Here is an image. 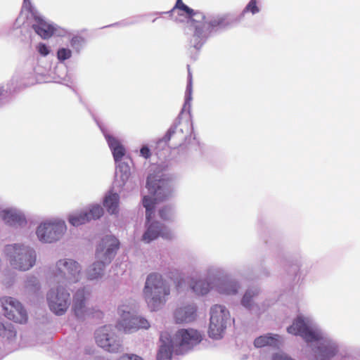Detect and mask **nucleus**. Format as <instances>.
<instances>
[{
  "label": "nucleus",
  "instance_id": "79ce46f5",
  "mask_svg": "<svg viewBox=\"0 0 360 360\" xmlns=\"http://www.w3.org/2000/svg\"><path fill=\"white\" fill-rule=\"evenodd\" d=\"M82 41V39L78 37H74L71 39V45L73 46L76 44L80 43Z\"/></svg>",
  "mask_w": 360,
  "mask_h": 360
},
{
  "label": "nucleus",
  "instance_id": "c756f323",
  "mask_svg": "<svg viewBox=\"0 0 360 360\" xmlns=\"http://www.w3.org/2000/svg\"><path fill=\"white\" fill-rule=\"evenodd\" d=\"M238 285L236 282L229 281L222 283L219 292L226 295H235L238 292Z\"/></svg>",
  "mask_w": 360,
  "mask_h": 360
},
{
  "label": "nucleus",
  "instance_id": "2eb2a0df",
  "mask_svg": "<svg viewBox=\"0 0 360 360\" xmlns=\"http://www.w3.org/2000/svg\"><path fill=\"white\" fill-rule=\"evenodd\" d=\"M89 292L84 288L79 289L73 295L72 310L74 314L79 318L89 316L93 314L91 310L86 307V301Z\"/></svg>",
  "mask_w": 360,
  "mask_h": 360
},
{
  "label": "nucleus",
  "instance_id": "9d476101",
  "mask_svg": "<svg viewBox=\"0 0 360 360\" xmlns=\"http://www.w3.org/2000/svg\"><path fill=\"white\" fill-rule=\"evenodd\" d=\"M0 301L6 318L21 324L27 323V312L19 301L11 297H2Z\"/></svg>",
  "mask_w": 360,
  "mask_h": 360
},
{
  "label": "nucleus",
  "instance_id": "f704fd0d",
  "mask_svg": "<svg viewBox=\"0 0 360 360\" xmlns=\"http://www.w3.org/2000/svg\"><path fill=\"white\" fill-rule=\"evenodd\" d=\"M72 56V52L70 49L62 48L58 49L57 52L58 59L60 61H64L70 58Z\"/></svg>",
  "mask_w": 360,
  "mask_h": 360
},
{
  "label": "nucleus",
  "instance_id": "dca6fc26",
  "mask_svg": "<svg viewBox=\"0 0 360 360\" xmlns=\"http://www.w3.org/2000/svg\"><path fill=\"white\" fill-rule=\"evenodd\" d=\"M159 236L165 239H171L172 233L163 224L158 221H153L148 226L146 231L142 236V240L146 243H150Z\"/></svg>",
  "mask_w": 360,
  "mask_h": 360
},
{
  "label": "nucleus",
  "instance_id": "f257e3e1",
  "mask_svg": "<svg viewBox=\"0 0 360 360\" xmlns=\"http://www.w3.org/2000/svg\"><path fill=\"white\" fill-rule=\"evenodd\" d=\"M146 188L154 198L144 196L143 205L146 208V216L148 222L152 218L155 205L168 199L172 196L174 188L172 186V178L165 175L160 171H155L150 174L146 180Z\"/></svg>",
  "mask_w": 360,
  "mask_h": 360
},
{
  "label": "nucleus",
  "instance_id": "473e14b6",
  "mask_svg": "<svg viewBox=\"0 0 360 360\" xmlns=\"http://www.w3.org/2000/svg\"><path fill=\"white\" fill-rule=\"evenodd\" d=\"M176 9L179 11V15H186V18H189L193 11V9L189 8L188 6L184 4L182 0H176V2L172 10L174 11Z\"/></svg>",
  "mask_w": 360,
  "mask_h": 360
},
{
  "label": "nucleus",
  "instance_id": "72a5a7b5",
  "mask_svg": "<svg viewBox=\"0 0 360 360\" xmlns=\"http://www.w3.org/2000/svg\"><path fill=\"white\" fill-rule=\"evenodd\" d=\"M278 339H255L254 345L257 348L265 346H277Z\"/></svg>",
  "mask_w": 360,
  "mask_h": 360
},
{
  "label": "nucleus",
  "instance_id": "e433bc0d",
  "mask_svg": "<svg viewBox=\"0 0 360 360\" xmlns=\"http://www.w3.org/2000/svg\"><path fill=\"white\" fill-rule=\"evenodd\" d=\"M172 214V210L169 207H162L159 211V215L160 218L163 220H168L169 219V217Z\"/></svg>",
  "mask_w": 360,
  "mask_h": 360
},
{
  "label": "nucleus",
  "instance_id": "f8f14e48",
  "mask_svg": "<svg viewBox=\"0 0 360 360\" xmlns=\"http://www.w3.org/2000/svg\"><path fill=\"white\" fill-rule=\"evenodd\" d=\"M103 214V210L99 205H91L88 210L72 214L68 217L70 224L74 226L84 224L91 220L99 219Z\"/></svg>",
  "mask_w": 360,
  "mask_h": 360
},
{
  "label": "nucleus",
  "instance_id": "1a4fd4ad",
  "mask_svg": "<svg viewBox=\"0 0 360 360\" xmlns=\"http://www.w3.org/2000/svg\"><path fill=\"white\" fill-rule=\"evenodd\" d=\"M229 318V312L225 307L216 304L211 309L209 327L210 338H218L222 335Z\"/></svg>",
  "mask_w": 360,
  "mask_h": 360
},
{
  "label": "nucleus",
  "instance_id": "de8ad7c7",
  "mask_svg": "<svg viewBox=\"0 0 360 360\" xmlns=\"http://www.w3.org/2000/svg\"><path fill=\"white\" fill-rule=\"evenodd\" d=\"M102 330H107V326H104V327L102 328Z\"/></svg>",
  "mask_w": 360,
  "mask_h": 360
},
{
  "label": "nucleus",
  "instance_id": "393cba45",
  "mask_svg": "<svg viewBox=\"0 0 360 360\" xmlns=\"http://www.w3.org/2000/svg\"><path fill=\"white\" fill-rule=\"evenodd\" d=\"M120 202V196L116 193L110 192L105 195L103 205L106 208L108 213L117 214L118 212Z\"/></svg>",
  "mask_w": 360,
  "mask_h": 360
},
{
  "label": "nucleus",
  "instance_id": "5701e85b",
  "mask_svg": "<svg viewBox=\"0 0 360 360\" xmlns=\"http://www.w3.org/2000/svg\"><path fill=\"white\" fill-rule=\"evenodd\" d=\"M105 139L112 150V155L115 162L120 161L125 155V149L120 142L114 136L106 134Z\"/></svg>",
  "mask_w": 360,
  "mask_h": 360
},
{
  "label": "nucleus",
  "instance_id": "49530a36",
  "mask_svg": "<svg viewBox=\"0 0 360 360\" xmlns=\"http://www.w3.org/2000/svg\"><path fill=\"white\" fill-rule=\"evenodd\" d=\"M129 172H127V171H125L122 178L124 176L126 179H127L129 176Z\"/></svg>",
  "mask_w": 360,
  "mask_h": 360
},
{
  "label": "nucleus",
  "instance_id": "423d86ee",
  "mask_svg": "<svg viewBox=\"0 0 360 360\" xmlns=\"http://www.w3.org/2000/svg\"><path fill=\"white\" fill-rule=\"evenodd\" d=\"M127 306L122 305L119 307L120 318L117 323L118 330L125 333H132L139 329H147L150 327L148 321L142 317L133 315L130 311L127 310Z\"/></svg>",
  "mask_w": 360,
  "mask_h": 360
},
{
  "label": "nucleus",
  "instance_id": "f03ea898",
  "mask_svg": "<svg viewBox=\"0 0 360 360\" xmlns=\"http://www.w3.org/2000/svg\"><path fill=\"white\" fill-rule=\"evenodd\" d=\"M119 245V240L112 236H107L101 239L96 251V262L88 269V279H97L102 276L104 266L111 262Z\"/></svg>",
  "mask_w": 360,
  "mask_h": 360
},
{
  "label": "nucleus",
  "instance_id": "7c9ffc66",
  "mask_svg": "<svg viewBox=\"0 0 360 360\" xmlns=\"http://www.w3.org/2000/svg\"><path fill=\"white\" fill-rule=\"evenodd\" d=\"M219 339H198L197 341L200 342L196 344L192 349H212L217 346L216 342Z\"/></svg>",
  "mask_w": 360,
  "mask_h": 360
},
{
  "label": "nucleus",
  "instance_id": "4468645a",
  "mask_svg": "<svg viewBox=\"0 0 360 360\" xmlns=\"http://www.w3.org/2000/svg\"><path fill=\"white\" fill-rule=\"evenodd\" d=\"M191 22L195 30L193 33V46L196 49H200L203 43V39L205 37L203 35V25L205 22V15L203 13L199 11H193L189 18H187Z\"/></svg>",
  "mask_w": 360,
  "mask_h": 360
},
{
  "label": "nucleus",
  "instance_id": "4be33fe9",
  "mask_svg": "<svg viewBox=\"0 0 360 360\" xmlns=\"http://www.w3.org/2000/svg\"><path fill=\"white\" fill-rule=\"evenodd\" d=\"M1 219L11 226H22L27 223L25 218L21 214L11 210H4L0 212Z\"/></svg>",
  "mask_w": 360,
  "mask_h": 360
},
{
  "label": "nucleus",
  "instance_id": "0eeeda50",
  "mask_svg": "<svg viewBox=\"0 0 360 360\" xmlns=\"http://www.w3.org/2000/svg\"><path fill=\"white\" fill-rule=\"evenodd\" d=\"M67 228L64 221L53 220L41 224L37 230V235L41 241L53 243L60 239Z\"/></svg>",
  "mask_w": 360,
  "mask_h": 360
},
{
  "label": "nucleus",
  "instance_id": "37998d69",
  "mask_svg": "<svg viewBox=\"0 0 360 360\" xmlns=\"http://www.w3.org/2000/svg\"><path fill=\"white\" fill-rule=\"evenodd\" d=\"M259 338H264V336H259ZM265 338H278V336L277 335H272V334H269L268 336H265Z\"/></svg>",
  "mask_w": 360,
  "mask_h": 360
},
{
  "label": "nucleus",
  "instance_id": "c03bdc74",
  "mask_svg": "<svg viewBox=\"0 0 360 360\" xmlns=\"http://www.w3.org/2000/svg\"><path fill=\"white\" fill-rule=\"evenodd\" d=\"M182 281H182L181 279H180L179 281H175V283H176V287H177V288H179V287H180V286H181V282H182Z\"/></svg>",
  "mask_w": 360,
  "mask_h": 360
},
{
  "label": "nucleus",
  "instance_id": "cd10ccee",
  "mask_svg": "<svg viewBox=\"0 0 360 360\" xmlns=\"http://www.w3.org/2000/svg\"><path fill=\"white\" fill-rule=\"evenodd\" d=\"M16 335V330L11 323L0 321V336L2 338H14Z\"/></svg>",
  "mask_w": 360,
  "mask_h": 360
},
{
  "label": "nucleus",
  "instance_id": "a878e982",
  "mask_svg": "<svg viewBox=\"0 0 360 360\" xmlns=\"http://www.w3.org/2000/svg\"><path fill=\"white\" fill-rule=\"evenodd\" d=\"M226 25H227L226 15H217L212 17L209 21H205L202 27L203 30L206 29L210 32L212 30Z\"/></svg>",
  "mask_w": 360,
  "mask_h": 360
},
{
  "label": "nucleus",
  "instance_id": "ea45409f",
  "mask_svg": "<svg viewBox=\"0 0 360 360\" xmlns=\"http://www.w3.org/2000/svg\"><path fill=\"white\" fill-rule=\"evenodd\" d=\"M140 153H141V155L146 159H148L151 156L150 150L146 146H143L141 148Z\"/></svg>",
  "mask_w": 360,
  "mask_h": 360
},
{
  "label": "nucleus",
  "instance_id": "a211bd4d",
  "mask_svg": "<svg viewBox=\"0 0 360 360\" xmlns=\"http://www.w3.org/2000/svg\"><path fill=\"white\" fill-rule=\"evenodd\" d=\"M32 15L35 21L32 25V28L35 32L44 39L51 37L56 31L54 27L48 23L37 12H32Z\"/></svg>",
  "mask_w": 360,
  "mask_h": 360
},
{
  "label": "nucleus",
  "instance_id": "412c9836",
  "mask_svg": "<svg viewBox=\"0 0 360 360\" xmlns=\"http://www.w3.org/2000/svg\"><path fill=\"white\" fill-rule=\"evenodd\" d=\"M196 307L194 305H188L179 307L174 312V319L176 323L191 322L195 318Z\"/></svg>",
  "mask_w": 360,
  "mask_h": 360
},
{
  "label": "nucleus",
  "instance_id": "39448f33",
  "mask_svg": "<svg viewBox=\"0 0 360 360\" xmlns=\"http://www.w3.org/2000/svg\"><path fill=\"white\" fill-rule=\"evenodd\" d=\"M6 251L10 257L11 266L15 269L27 271L35 263V252L28 247L17 244L9 245L6 246Z\"/></svg>",
  "mask_w": 360,
  "mask_h": 360
},
{
  "label": "nucleus",
  "instance_id": "58836bf2",
  "mask_svg": "<svg viewBox=\"0 0 360 360\" xmlns=\"http://www.w3.org/2000/svg\"><path fill=\"white\" fill-rule=\"evenodd\" d=\"M116 360H143L139 356L136 354H124Z\"/></svg>",
  "mask_w": 360,
  "mask_h": 360
},
{
  "label": "nucleus",
  "instance_id": "a19ab883",
  "mask_svg": "<svg viewBox=\"0 0 360 360\" xmlns=\"http://www.w3.org/2000/svg\"><path fill=\"white\" fill-rule=\"evenodd\" d=\"M340 355L341 356V360H354L353 356L346 352L344 353H340Z\"/></svg>",
  "mask_w": 360,
  "mask_h": 360
},
{
  "label": "nucleus",
  "instance_id": "c9c22d12",
  "mask_svg": "<svg viewBox=\"0 0 360 360\" xmlns=\"http://www.w3.org/2000/svg\"><path fill=\"white\" fill-rule=\"evenodd\" d=\"M257 0H250L247 6L245 7L244 12H251L252 14H255L259 12V8L257 6Z\"/></svg>",
  "mask_w": 360,
  "mask_h": 360
},
{
  "label": "nucleus",
  "instance_id": "20e7f679",
  "mask_svg": "<svg viewBox=\"0 0 360 360\" xmlns=\"http://www.w3.org/2000/svg\"><path fill=\"white\" fill-rule=\"evenodd\" d=\"M198 339H160L156 360H172L173 354H184L199 343Z\"/></svg>",
  "mask_w": 360,
  "mask_h": 360
},
{
  "label": "nucleus",
  "instance_id": "2f4dec72",
  "mask_svg": "<svg viewBox=\"0 0 360 360\" xmlns=\"http://www.w3.org/2000/svg\"><path fill=\"white\" fill-rule=\"evenodd\" d=\"M201 334L197 330L193 328L180 329L176 333L175 338H202Z\"/></svg>",
  "mask_w": 360,
  "mask_h": 360
},
{
  "label": "nucleus",
  "instance_id": "a18cd8bd",
  "mask_svg": "<svg viewBox=\"0 0 360 360\" xmlns=\"http://www.w3.org/2000/svg\"><path fill=\"white\" fill-rule=\"evenodd\" d=\"M190 100H191V97H190V96H188V97L186 98L184 105H187V104H189Z\"/></svg>",
  "mask_w": 360,
  "mask_h": 360
},
{
  "label": "nucleus",
  "instance_id": "9b49d317",
  "mask_svg": "<svg viewBox=\"0 0 360 360\" xmlns=\"http://www.w3.org/2000/svg\"><path fill=\"white\" fill-rule=\"evenodd\" d=\"M50 309L57 315L65 314L70 305V294L61 287L51 288L47 294Z\"/></svg>",
  "mask_w": 360,
  "mask_h": 360
},
{
  "label": "nucleus",
  "instance_id": "7ed1b4c3",
  "mask_svg": "<svg viewBox=\"0 0 360 360\" xmlns=\"http://www.w3.org/2000/svg\"><path fill=\"white\" fill-rule=\"evenodd\" d=\"M143 295L148 307L155 311L166 302L169 295V288L160 275L151 274L147 278Z\"/></svg>",
  "mask_w": 360,
  "mask_h": 360
},
{
  "label": "nucleus",
  "instance_id": "6ab92c4d",
  "mask_svg": "<svg viewBox=\"0 0 360 360\" xmlns=\"http://www.w3.org/2000/svg\"><path fill=\"white\" fill-rule=\"evenodd\" d=\"M186 139V134L184 133L183 129L180 127V125H175L167 131L166 134L160 139V141H162L167 144H169L170 141H172L169 146L176 148L181 146Z\"/></svg>",
  "mask_w": 360,
  "mask_h": 360
},
{
  "label": "nucleus",
  "instance_id": "aec40b11",
  "mask_svg": "<svg viewBox=\"0 0 360 360\" xmlns=\"http://www.w3.org/2000/svg\"><path fill=\"white\" fill-rule=\"evenodd\" d=\"M41 339H4V345L7 347L8 352L19 348L36 347L42 344L39 342Z\"/></svg>",
  "mask_w": 360,
  "mask_h": 360
},
{
  "label": "nucleus",
  "instance_id": "6e6552de",
  "mask_svg": "<svg viewBox=\"0 0 360 360\" xmlns=\"http://www.w3.org/2000/svg\"><path fill=\"white\" fill-rule=\"evenodd\" d=\"M316 360H330L338 353V346L328 339H305Z\"/></svg>",
  "mask_w": 360,
  "mask_h": 360
},
{
  "label": "nucleus",
  "instance_id": "bb28decb",
  "mask_svg": "<svg viewBox=\"0 0 360 360\" xmlns=\"http://www.w3.org/2000/svg\"><path fill=\"white\" fill-rule=\"evenodd\" d=\"M191 288L193 291L197 295H205L212 288L211 283L205 280H192L191 283Z\"/></svg>",
  "mask_w": 360,
  "mask_h": 360
},
{
  "label": "nucleus",
  "instance_id": "b1692460",
  "mask_svg": "<svg viewBox=\"0 0 360 360\" xmlns=\"http://www.w3.org/2000/svg\"><path fill=\"white\" fill-rule=\"evenodd\" d=\"M96 344L103 350L111 353H117L123 349L121 339H96Z\"/></svg>",
  "mask_w": 360,
  "mask_h": 360
},
{
  "label": "nucleus",
  "instance_id": "4c0bfd02",
  "mask_svg": "<svg viewBox=\"0 0 360 360\" xmlns=\"http://www.w3.org/2000/svg\"><path fill=\"white\" fill-rule=\"evenodd\" d=\"M37 50L39 53L44 56H46L49 53V49L46 44L42 43L39 44L37 46Z\"/></svg>",
  "mask_w": 360,
  "mask_h": 360
},
{
  "label": "nucleus",
  "instance_id": "09e8293b",
  "mask_svg": "<svg viewBox=\"0 0 360 360\" xmlns=\"http://www.w3.org/2000/svg\"><path fill=\"white\" fill-rule=\"evenodd\" d=\"M95 360H103V359H101V358H97V359H96Z\"/></svg>",
  "mask_w": 360,
  "mask_h": 360
},
{
  "label": "nucleus",
  "instance_id": "ddd939ff",
  "mask_svg": "<svg viewBox=\"0 0 360 360\" xmlns=\"http://www.w3.org/2000/svg\"><path fill=\"white\" fill-rule=\"evenodd\" d=\"M56 276H62L75 283L79 281L80 275L79 264L72 259H60L56 264Z\"/></svg>",
  "mask_w": 360,
  "mask_h": 360
},
{
  "label": "nucleus",
  "instance_id": "f3484780",
  "mask_svg": "<svg viewBox=\"0 0 360 360\" xmlns=\"http://www.w3.org/2000/svg\"><path fill=\"white\" fill-rule=\"evenodd\" d=\"M288 332L295 336L302 338H320L318 334L313 331L308 326L305 320L298 316L292 324L287 328Z\"/></svg>",
  "mask_w": 360,
  "mask_h": 360
},
{
  "label": "nucleus",
  "instance_id": "c85d7f7f",
  "mask_svg": "<svg viewBox=\"0 0 360 360\" xmlns=\"http://www.w3.org/2000/svg\"><path fill=\"white\" fill-rule=\"evenodd\" d=\"M259 294V290L257 288H250V289H248L243 299H242V301H241V303L242 304L247 307V308H250V307L252 306V303L253 302V298L257 297Z\"/></svg>",
  "mask_w": 360,
  "mask_h": 360
}]
</instances>
